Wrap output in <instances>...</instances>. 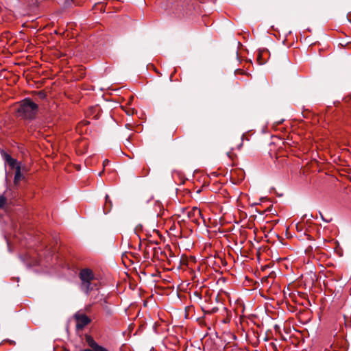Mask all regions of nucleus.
I'll use <instances>...</instances> for the list:
<instances>
[{
  "instance_id": "nucleus-8",
  "label": "nucleus",
  "mask_w": 351,
  "mask_h": 351,
  "mask_svg": "<svg viewBox=\"0 0 351 351\" xmlns=\"http://www.w3.org/2000/svg\"><path fill=\"white\" fill-rule=\"evenodd\" d=\"M191 213L194 217L200 216L201 215V210L199 208L197 207L193 208Z\"/></svg>"
},
{
  "instance_id": "nucleus-6",
  "label": "nucleus",
  "mask_w": 351,
  "mask_h": 351,
  "mask_svg": "<svg viewBox=\"0 0 351 351\" xmlns=\"http://www.w3.org/2000/svg\"><path fill=\"white\" fill-rule=\"evenodd\" d=\"M86 341L88 344V346L92 348L93 349V350L95 351V349L97 348V347L99 346L94 340L93 338H91L90 337H86Z\"/></svg>"
},
{
  "instance_id": "nucleus-10",
  "label": "nucleus",
  "mask_w": 351,
  "mask_h": 351,
  "mask_svg": "<svg viewBox=\"0 0 351 351\" xmlns=\"http://www.w3.org/2000/svg\"><path fill=\"white\" fill-rule=\"evenodd\" d=\"M108 162H109V161H108V160H105V161L104 162V166H106Z\"/></svg>"
},
{
  "instance_id": "nucleus-3",
  "label": "nucleus",
  "mask_w": 351,
  "mask_h": 351,
  "mask_svg": "<svg viewBox=\"0 0 351 351\" xmlns=\"http://www.w3.org/2000/svg\"><path fill=\"white\" fill-rule=\"evenodd\" d=\"M76 319V327L77 329H82L85 326L90 323V318L83 313H77L75 315Z\"/></svg>"
},
{
  "instance_id": "nucleus-9",
  "label": "nucleus",
  "mask_w": 351,
  "mask_h": 351,
  "mask_svg": "<svg viewBox=\"0 0 351 351\" xmlns=\"http://www.w3.org/2000/svg\"><path fill=\"white\" fill-rule=\"evenodd\" d=\"M133 112H134V110H131V109H130V110H127V111H126V113H127L128 115H132V114H133Z\"/></svg>"
},
{
  "instance_id": "nucleus-7",
  "label": "nucleus",
  "mask_w": 351,
  "mask_h": 351,
  "mask_svg": "<svg viewBox=\"0 0 351 351\" xmlns=\"http://www.w3.org/2000/svg\"><path fill=\"white\" fill-rule=\"evenodd\" d=\"M6 198L3 195H0V208H3L6 204Z\"/></svg>"
},
{
  "instance_id": "nucleus-11",
  "label": "nucleus",
  "mask_w": 351,
  "mask_h": 351,
  "mask_svg": "<svg viewBox=\"0 0 351 351\" xmlns=\"http://www.w3.org/2000/svg\"><path fill=\"white\" fill-rule=\"evenodd\" d=\"M106 202H108V195H106Z\"/></svg>"
},
{
  "instance_id": "nucleus-5",
  "label": "nucleus",
  "mask_w": 351,
  "mask_h": 351,
  "mask_svg": "<svg viewBox=\"0 0 351 351\" xmlns=\"http://www.w3.org/2000/svg\"><path fill=\"white\" fill-rule=\"evenodd\" d=\"M22 178L23 174L21 172V166H17L14 179V184H17L21 180Z\"/></svg>"
},
{
  "instance_id": "nucleus-1",
  "label": "nucleus",
  "mask_w": 351,
  "mask_h": 351,
  "mask_svg": "<svg viewBox=\"0 0 351 351\" xmlns=\"http://www.w3.org/2000/svg\"><path fill=\"white\" fill-rule=\"evenodd\" d=\"M38 112V106L29 99L22 101L18 108V112L24 119H33Z\"/></svg>"
},
{
  "instance_id": "nucleus-4",
  "label": "nucleus",
  "mask_w": 351,
  "mask_h": 351,
  "mask_svg": "<svg viewBox=\"0 0 351 351\" xmlns=\"http://www.w3.org/2000/svg\"><path fill=\"white\" fill-rule=\"evenodd\" d=\"M4 158L5 162L12 169H16L17 166H21L20 163L16 160L12 158L10 155L5 154Z\"/></svg>"
},
{
  "instance_id": "nucleus-2",
  "label": "nucleus",
  "mask_w": 351,
  "mask_h": 351,
  "mask_svg": "<svg viewBox=\"0 0 351 351\" xmlns=\"http://www.w3.org/2000/svg\"><path fill=\"white\" fill-rule=\"evenodd\" d=\"M81 285V289L88 294L93 289V281L95 279L93 271L88 268H84L80 270L79 274Z\"/></svg>"
}]
</instances>
